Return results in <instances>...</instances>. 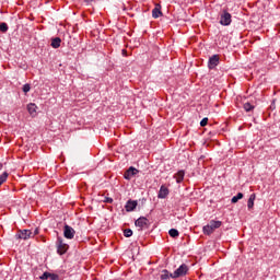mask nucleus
<instances>
[{"label": "nucleus", "mask_w": 280, "mask_h": 280, "mask_svg": "<svg viewBox=\"0 0 280 280\" xmlns=\"http://www.w3.org/2000/svg\"><path fill=\"white\" fill-rule=\"evenodd\" d=\"M137 201L135 200H128L126 206H125V209L126 211L130 212V211H135L137 209Z\"/></svg>", "instance_id": "obj_11"}, {"label": "nucleus", "mask_w": 280, "mask_h": 280, "mask_svg": "<svg viewBox=\"0 0 280 280\" xmlns=\"http://www.w3.org/2000/svg\"><path fill=\"white\" fill-rule=\"evenodd\" d=\"M243 108L246 113H253V110H255V105L247 102L243 105Z\"/></svg>", "instance_id": "obj_16"}, {"label": "nucleus", "mask_w": 280, "mask_h": 280, "mask_svg": "<svg viewBox=\"0 0 280 280\" xmlns=\"http://www.w3.org/2000/svg\"><path fill=\"white\" fill-rule=\"evenodd\" d=\"M231 19H232L231 13H229L228 11H223L221 13L220 24L224 26H229L231 25V22H232Z\"/></svg>", "instance_id": "obj_5"}, {"label": "nucleus", "mask_w": 280, "mask_h": 280, "mask_svg": "<svg viewBox=\"0 0 280 280\" xmlns=\"http://www.w3.org/2000/svg\"><path fill=\"white\" fill-rule=\"evenodd\" d=\"M174 178L176 179L177 184L183 183L185 180V171H178L175 175Z\"/></svg>", "instance_id": "obj_12"}, {"label": "nucleus", "mask_w": 280, "mask_h": 280, "mask_svg": "<svg viewBox=\"0 0 280 280\" xmlns=\"http://www.w3.org/2000/svg\"><path fill=\"white\" fill-rule=\"evenodd\" d=\"M135 224L138 229H148L150 226V220L145 217H140L136 220Z\"/></svg>", "instance_id": "obj_6"}, {"label": "nucleus", "mask_w": 280, "mask_h": 280, "mask_svg": "<svg viewBox=\"0 0 280 280\" xmlns=\"http://www.w3.org/2000/svg\"><path fill=\"white\" fill-rule=\"evenodd\" d=\"M209 225L215 231V229H220V226H222V221L211 220Z\"/></svg>", "instance_id": "obj_17"}, {"label": "nucleus", "mask_w": 280, "mask_h": 280, "mask_svg": "<svg viewBox=\"0 0 280 280\" xmlns=\"http://www.w3.org/2000/svg\"><path fill=\"white\" fill-rule=\"evenodd\" d=\"M8 172H4L3 174L0 175V186L3 185L5 180H8Z\"/></svg>", "instance_id": "obj_23"}, {"label": "nucleus", "mask_w": 280, "mask_h": 280, "mask_svg": "<svg viewBox=\"0 0 280 280\" xmlns=\"http://www.w3.org/2000/svg\"><path fill=\"white\" fill-rule=\"evenodd\" d=\"M242 198H244V194L238 192L236 196H234L231 199L232 205H235L236 202H240V200H242Z\"/></svg>", "instance_id": "obj_18"}, {"label": "nucleus", "mask_w": 280, "mask_h": 280, "mask_svg": "<svg viewBox=\"0 0 280 280\" xmlns=\"http://www.w3.org/2000/svg\"><path fill=\"white\" fill-rule=\"evenodd\" d=\"M22 91L23 93H30V91H32V85H30V83L24 84Z\"/></svg>", "instance_id": "obj_24"}, {"label": "nucleus", "mask_w": 280, "mask_h": 280, "mask_svg": "<svg viewBox=\"0 0 280 280\" xmlns=\"http://www.w3.org/2000/svg\"><path fill=\"white\" fill-rule=\"evenodd\" d=\"M104 202H106L107 205H113V198L105 197Z\"/></svg>", "instance_id": "obj_29"}, {"label": "nucleus", "mask_w": 280, "mask_h": 280, "mask_svg": "<svg viewBox=\"0 0 280 280\" xmlns=\"http://www.w3.org/2000/svg\"><path fill=\"white\" fill-rule=\"evenodd\" d=\"M63 236L66 237V240H73V237H75V230H73L71 225L66 224L63 226Z\"/></svg>", "instance_id": "obj_7"}, {"label": "nucleus", "mask_w": 280, "mask_h": 280, "mask_svg": "<svg viewBox=\"0 0 280 280\" xmlns=\"http://www.w3.org/2000/svg\"><path fill=\"white\" fill-rule=\"evenodd\" d=\"M168 235H170L171 237H173L174 240H176V237H178V235H180V233H179L178 230H176V229H171V230L168 231Z\"/></svg>", "instance_id": "obj_20"}, {"label": "nucleus", "mask_w": 280, "mask_h": 280, "mask_svg": "<svg viewBox=\"0 0 280 280\" xmlns=\"http://www.w3.org/2000/svg\"><path fill=\"white\" fill-rule=\"evenodd\" d=\"M171 275L172 273H170V271L167 269H163L162 275L160 276V279L161 280H167V279H170V277H172Z\"/></svg>", "instance_id": "obj_19"}, {"label": "nucleus", "mask_w": 280, "mask_h": 280, "mask_svg": "<svg viewBox=\"0 0 280 280\" xmlns=\"http://www.w3.org/2000/svg\"><path fill=\"white\" fill-rule=\"evenodd\" d=\"M255 198H257L255 194H252L249 196V199L247 201V209H253V207H255Z\"/></svg>", "instance_id": "obj_15"}, {"label": "nucleus", "mask_w": 280, "mask_h": 280, "mask_svg": "<svg viewBox=\"0 0 280 280\" xmlns=\"http://www.w3.org/2000/svg\"><path fill=\"white\" fill-rule=\"evenodd\" d=\"M207 124H209V118H203V119H201V121H200V126H201V128H205V126H207Z\"/></svg>", "instance_id": "obj_27"}, {"label": "nucleus", "mask_w": 280, "mask_h": 280, "mask_svg": "<svg viewBox=\"0 0 280 280\" xmlns=\"http://www.w3.org/2000/svg\"><path fill=\"white\" fill-rule=\"evenodd\" d=\"M220 65V56L219 55H213L209 58L208 60V69L213 70L215 67Z\"/></svg>", "instance_id": "obj_8"}, {"label": "nucleus", "mask_w": 280, "mask_h": 280, "mask_svg": "<svg viewBox=\"0 0 280 280\" xmlns=\"http://www.w3.org/2000/svg\"><path fill=\"white\" fill-rule=\"evenodd\" d=\"M26 108L32 117H36V110H38V106L35 103H30Z\"/></svg>", "instance_id": "obj_10"}, {"label": "nucleus", "mask_w": 280, "mask_h": 280, "mask_svg": "<svg viewBox=\"0 0 280 280\" xmlns=\"http://www.w3.org/2000/svg\"><path fill=\"white\" fill-rule=\"evenodd\" d=\"M139 174V170H137L135 166H130L125 173H124V179L125 180H131L133 176H137Z\"/></svg>", "instance_id": "obj_4"}, {"label": "nucleus", "mask_w": 280, "mask_h": 280, "mask_svg": "<svg viewBox=\"0 0 280 280\" xmlns=\"http://www.w3.org/2000/svg\"><path fill=\"white\" fill-rule=\"evenodd\" d=\"M61 43H62V39H60V37H55L51 39L50 46L52 47V49H58Z\"/></svg>", "instance_id": "obj_14"}, {"label": "nucleus", "mask_w": 280, "mask_h": 280, "mask_svg": "<svg viewBox=\"0 0 280 280\" xmlns=\"http://www.w3.org/2000/svg\"><path fill=\"white\" fill-rule=\"evenodd\" d=\"M49 279L50 280H60V276H58L57 273H50Z\"/></svg>", "instance_id": "obj_28"}, {"label": "nucleus", "mask_w": 280, "mask_h": 280, "mask_svg": "<svg viewBox=\"0 0 280 280\" xmlns=\"http://www.w3.org/2000/svg\"><path fill=\"white\" fill-rule=\"evenodd\" d=\"M189 272V267L185 264L180 265L173 273L170 275L171 279H178L185 277Z\"/></svg>", "instance_id": "obj_1"}, {"label": "nucleus", "mask_w": 280, "mask_h": 280, "mask_svg": "<svg viewBox=\"0 0 280 280\" xmlns=\"http://www.w3.org/2000/svg\"><path fill=\"white\" fill-rule=\"evenodd\" d=\"M49 277H51V272L45 271V272L39 277V279H42V280H47V279H49Z\"/></svg>", "instance_id": "obj_25"}, {"label": "nucleus", "mask_w": 280, "mask_h": 280, "mask_svg": "<svg viewBox=\"0 0 280 280\" xmlns=\"http://www.w3.org/2000/svg\"><path fill=\"white\" fill-rule=\"evenodd\" d=\"M38 233V231H35V234L32 233L30 230H19L15 234L16 240H30L31 237H34Z\"/></svg>", "instance_id": "obj_3"}, {"label": "nucleus", "mask_w": 280, "mask_h": 280, "mask_svg": "<svg viewBox=\"0 0 280 280\" xmlns=\"http://www.w3.org/2000/svg\"><path fill=\"white\" fill-rule=\"evenodd\" d=\"M152 16L153 19H159L160 16H163V12L161 11V5H156L153 10H152Z\"/></svg>", "instance_id": "obj_13"}, {"label": "nucleus", "mask_w": 280, "mask_h": 280, "mask_svg": "<svg viewBox=\"0 0 280 280\" xmlns=\"http://www.w3.org/2000/svg\"><path fill=\"white\" fill-rule=\"evenodd\" d=\"M122 56H128V51L126 49L121 50Z\"/></svg>", "instance_id": "obj_30"}, {"label": "nucleus", "mask_w": 280, "mask_h": 280, "mask_svg": "<svg viewBox=\"0 0 280 280\" xmlns=\"http://www.w3.org/2000/svg\"><path fill=\"white\" fill-rule=\"evenodd\" d=\"M95 0H84L85 3H93Z\"/></svg>", "instance_id": "obj_31"}, {"label": "nucleus", "mask_w": 280, "mask_h": 280, "mask_svg": "<svg viewBox=\"0 0 280 280\" xmlns=\"http://www.w3.org/2000/svg\"><path fill=\"white\" fill-rule=\"evenodd\" d=\"M213 229L208 224L203 226V233L205 235H211L213 233Z\"/></svg>", "instance_id": "obj_22"}, {"label": "nucleus", "mask_w": 280, "mask_h": 280, "mask_svg": "<svg viewBox=\"0 0 280 280\" xmlns=\"http://www.w3.org/2000/svg\"><path fill=\"white\" fill-rule=\"evenodd\" d=\"M8 30H10V27L8 26V23L1 22L0 23V32H2V34H5V32H8Z\"/></svg>", "instance_id": "obj_21"}, {"label": "nucleus", "mask_w": 280, "mask_h": 280, "mask_svg": "<svg viewBox=\"0 0 280 280\" xmlns=\"http://www.w3.org/2000/svg\"><path fill=\"white\" fill-rule=\"evenodd\" d=\"M124 235L126 237H132V230L131 229H125L124 230Z\"/></svg>", "instance_id": "obj_26"}, {"label": "nucleus", "mask_w": 280, "mask_h": 280, "mask_svg": "<svg viewBox=\"0 0 280 280\" xmlns=\"http://www.w3.org/2000/svg\"><path fill=\"white\" fill-rule=\"evenodd\" d=\"M167 196H170V189H167V187L165 186H161L158 194V198L164 199V198H167Z\"/></svg>", "instance_id": "obj_9"}, {"label": "nucleus", "mask_w": 280, "mask_h": 280, "mask_svg": "<svg viewBox=\"0 0 280 280\" xmlns=\"http://www.w3.org/2000/svg\"><path fill=\"white\" fill-rule=\"evenodd\" d=\"M56 246L58 255H65L69 250V244L65 243L60 236L57 237Z\"/></svg>", "instance_id": "obj_2"}]
</instances>
